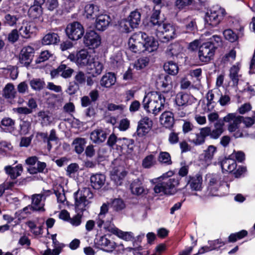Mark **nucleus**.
Listing matches in <instances>:
<instances>
[{
  "instance_id": "obj_1",
  "label": "nucleus",
  "mask_w": 255,
  "mask_h": 255,
  "mask_svg": "<svg viewBox=\"0 0 255 255\" xmlns=\"http://www.w3.org/2000/svg\"><path fill=\"white\" fill-rule=\"evenodd\" d=\"M224 120L228 123L227 128L229 132L232 133L236 138L244 137L247 134L244 128H240L241 123L247 128L251 127L255 123L252 117L237 116L235 113L227 114L224 117Z\"/></svg>"
},
{
  "instance_id": "obj_2",
  "label": "nucleus",
  "mask_w": 255,
  "mask_h": 255,
  "mask_svg": "<svg viewBox=\"0 0 255 255\" xmlns=\"http://www.w3.org/2000/svg\"><path fill=\"white\" fill-rule=\"evenodd\" d=\"M165 103L164 97L160 93L154 91L146 95L142 101L144 110L154 115H157L164 109Z\"/></svg>"
},
{
  "instance_id": "obj_3",
  "label": "nucleus",
  "mask_w": 255,
  "mask_h": 255,
  "mask_svg": "<svg viewBox=\"0 0 255 255\" xmlns=\"http://www.w3.org/2000/svg\"><path fill=\"white\" fill-rule=\"evenodd\" d=\"M173 174L172 171H169L160 177L165 180L155 185L154 191L156 193L160 195H172L176 192L175 187L179 184L178 178L173 177L166 179L167 176H170Z\"/></svg>"
},
{
  "instance_id": "obj_4",
  "label": "nucleus",
  "mask_w": 255,
  "mask_h": 255,
  "mask_svg": "<svg viewBox=\"0 0 255 255\" xmlns=\"http://www.w3.org/2000/svg\"><path fill=\"white\" fill-rule=\"evenodd\" d=\"M227 14L224 8L219 5L214 6L205 14L204 19L206 26H217Z\"/></svg>"
},
{
  "instance_id": "obj_5",
  "label": "nucleus",
  "mask_w": 255,
  "mask_h": 255,
  "mask_svg": "<svg viewBox=\"0 0 255 255\" xmlns=\"http://www.w3.org/2000/svg\"><path fill=\"white\" fill-rule=\"evenodd\" d=\"M95 58V56L86 49H82L76 54H70L68 57L71 61L75 62L78 67L81 68L91 66Z\"/></svg>"
},
{
  "instance_id": "obj_6",
  "label": "nucleus",
  "mask_w": 255,
  "mask_h": 255,
  "mask_svg": "<svg viewBox=\"0 0 255 255\" xmlns=\"http://www.w3.org/2000/svg\"><path fill=\"white\" fill-rule=\"evenodd\" d=\"M93 197L92 192L88 188H84L74 193L75 207L77 211L83 212L90 203V200Z\"/></svg>"
},
{
  "instance_id": "obj_7",
  "label": "nucleus",
  "mask_w": 255,
  "mask_h": 255,
  "mask_svg": "<svg viewBox=\"0 0 255 255\" xmlns=\"http://www.w3.org/2000/svg\"><path fill=\"white\" fill-rule=\"evenodd\" d=\"M216 46L212 42H207L203 43L199 48L198 57L200 61L208 63L213 59Z\"/></svg>"
},
{
  "instance_id": "obj_8",
  "label": "nucleus",
  "mask_w": 255,
  "mask_h": 255,
  "mask_svg": "<svg viewBox=\"0 0 255 255\" xmlns=\"http://www.w3.org/2000/svg\"><path fill=\"white\" fill-rule=\"evenodd\" d=\"M146 37V34L139 32L133 34L128 40V47L134 53L144 52L143 39Z\"/></svg>"
},
{
  "instance_id": "obj_9",
  "label": "nucleus",
  "mask_w": 255,
  "mask_h": 255,
  "mask_svg": "<svg viewBox=\"0 0 255 255\" xmlns=\"http://www.w3.org/2000/svg\"><path fill=\"white\" fill-rule=\"evenodd\" d=\"M178 33L177 26L172 24L164 23L162 25L159 26L156 35L161 39L163 38L169 40L175 38Z\"/></svg>"
},
{
  "instance_id": "obj_10",
  "label": "nucleus",
  "mask_w": 255,
  "mask_h": 255,
  "mask_svg": "<svg viewBox=\"0 0 255 255\" xmlns=\"http://www.w3.org/2000/svg\"><path fill=\"white\" fill-rule=\"evenodd\" d=\"M104 229L126 241H131L134 238L132 232H124L117 228L112 222H107L105 224Z\"/></svg>"
},
{
  "instance_id": "obj_11",
  "label": "nucleus",
  "mask_w": 255,
  "mask_h": 255,
  "mask_svg": "<svg viewBox=\"0 0 255 255\" xmlns=\"http://www.w3.org/2000/svg\"><path fill=\"white\" fill-rule=\"evenodd\" d=\"M84 32L83 26L78 22L69 23L66 29V33L68 37L73 40H77L80 39Z\"/></svg>"
},
{
  "instance_id": "obj_12",
  "label": "nucleus",
  "mask_w": 255,
  "mask_h": 255,
  "mask_svg": "<svg viewBox=\"0 0 255 255\" xmlns=\"http://www.w3.org/2000/svg\"><path fill=\"white\" fill-rule=\"evenodd\" d=\"M50 193V190H46L40 194H34L32 196L31 205L35 211L42 212L45 211L44 201L46 198L49 196Z\"/></svg>"
},
{
  "instance_id": "obj_13",
  "label": "nucleus",
  "mask_w": 255,
  "mask_h": 255,
  "mask_svg": "<svg viewBox=\"0 0 255 255\" xmlns=\"http://www.w3.org/2000/svg\"><path fill=\"white\" fill-rule=\"evenodd\" d=\"M208 183V190L210 191L211 195H216L215 192L221 185V177L217 174H208L206 176Z\"/></svg>"
},
{
  "instance_id": "obj_14",
  "label": "nucleus",
  "mask_w": 255,
  "mask_h": 255,
  "mask_svg": "<svg viewBox=\"0 0 255 255\" xmlns=\"http://www.w3.org/2000/svg\"><path fill=\"white\" fill-rule=\"evenodd\" d=\"M85 45L90 49H95L98 47L101 43L100 35L95 31L91 30L87 32L84 38Z\"/></svg>"
},
{
  "instance_id": "obj_15",
  "label": "nucleus",
  "mask_w": 255,
  "mask_h": 255,
  "mask_svg": "<svg viewBox=\"0 0 255 255\" xmlns=\"http://www.w3.org/2000/svg\"><path fill=\"white\" fill-rule=\"evenodd\" d=\"M225 123L224 118L223 119L218 120L214 125V128L211 129L210 127H205L207 129V136H209L212 139H218L224 131Z\"/></svg>"
},
{
  "instance_id": "obj_16",
  "label": "nucleus",
  "mask_w": 255,
  "mask_h": 255,
  "mask_svg": "<svg viewBox=\"0 0 255 255\" xmlns=\"http://www.w3.org/2000/svg\"><path fill=\"white\" fill-rule=\"evenodd\" d=\"M152 126V121L148 117H144L138 123L136 129L138 136H143L146 134L150 130Z\"/></svg>"
},
{
  "instance_id": "obj_17",
  "label": "nucleus",
  "mask_w": 255,
  "mask_h": 255,
  "mask_svg": "<svg viewBox=\"0 0 255 255\" xmlns=\"http://www.w3.org/2000/svg\"><path fill=\"white\" fill-rule=\"evenodd\" d=\"M95 244L98 248L107 252H112L116 247V243L108 239L105 236L96 239Z\"/></svg>"
},
{
  "instance_id": "obj_18",
  "label": "nucleus",
  "mask_w": 255,
  "mask_h": 255,
  "mask_svg": "<svg viewBox=\"0 0 255 255\" xmlns=\"http://www.w3.org/2000/svg\"><path fill=\"white\" fill-rule=\"evenodd\" d=\"M34 49L31 46L23 47L19 55V62L25 66H28L31 62L33 56Z\"/></svg>"
},
{
  "instance_id": "obj_19",
  "label": "nucleus",
  "mask_w": 255,
  "mask_h": 255,
  "mask_svg": "<svg viewBox=\"0 0 255 255\" xmlns=\"http://www.w3.org/2000/svg\"><path fill=\"white\" fill-rule=\"evenodd\" d=\"M186 186L193 191H200L203 188L202 177L200 174H196L194 176H190Z\"/></svg>"
},
{
  "instance_id": "obj_20",
  "label": "nucleus",
  "mask_w": 255,
  "mask_h": 255,
  "mask_svg": "<svg viewBox=\"0 0 255 255\" xmlns=\"http://www.w3.org/2000/svg\"><path fill=\"white\" fill-rule=\"evenodd\" d=\"M156 84L158 87L164 89V91L167 92L172 88L171 77L165 74H161L158 75L156 80Z\"/></svg>"
},
{
  "instance_id": "obj_21",
  "label": "nucleus",
  "mask_w": 255,
  "mask_h": 255,
  "mask_svg": "<svg viewBox=\"0 0 255 255\" xmlns=\"http://www.w3.org/2000/svg\"><path fill=\"white\" fill-rule=\"evenodd\" d=\"M94 23L95 28L99 31H104L107 29L111 21L110 17L106 14H99L96 17Z\"/></svg>"
},
{
  "instance_id": "obj_22",
  "label": "nucleus",
  "mask_w": 255,
  "mask_h": 255,
  "mask_svg": "<svg viewBox=\"0 0 255 255\" xmlns=\"http://www.w3.org/2000/svg\"><path fill=\"white\" fill-rule=\"evenodd\" d=\"M35 26L34 23L27 21H23L18 31L21 37L24 38H28L35 32Z\"/></svg>"
},
{
  "instance_id": "obj_23",
  "label": "nucleus",
  "mask_w": 255,
  "mask_h": 255,
  "mask_svg": "<svg viewBox=\"0 0 255 255\" xmlns=\"http://www.w3.org/2000/svg\"><path fill=\"white\" fill-rule=\"evenodd\" d=\"M126 175V172L122 166L115 167L111 172V178L117 185L122 184V181Z\"/></svg>"
},
{
  "instance_id": "obj_24",
  "label": "nucleus",
  "mask_w": 255,
  "mask_h": 255,
  "mask_svg": "<svg viewBox=\"0 0 255 255\" xmlns=\"http://www.w3.org/2000/svg\"><path fill=\"white\" fill-rule=\"evenodd\" d=\"M159 122L166 128H171L174 123L173 113L170 111H165L161 115Z\"/></svg>"
},
{
  "instance_id": "obj_25",
  "label": "nucleus",
  "mask_w": 255,
  "mask_h": 255,
  "mask_svg": "<svg viewBox=\"0 0 255 255\" xmlns=\"http://www.w3.org/2000/svg\"><path fill=\"white\" fill-rule=\"evenodd\" d=\"M144 52L150 53L157 50L158 42L153 37H149L146 34V37L143 39Z\"/></svg>"
},
{
  "instance_id": "obj_26",
  "label": "nucleus",
  "mask_w": 255,
  "mask_h": 255,
  "mask_svg": "<svg viewBox=\"0 0 255 255\" xmlns=\"http://www.w3.org/2000/svg\"><path fill=\"white\" fill-rule=\"evenodd\" d=\"M130 189L131 193L136 195L146 194L148 192L147 189L144 187L141 181L138 179L134 180L131 183Z\"/></svg>"
},
{
  "instance_id": "obj_27",
  "label": "nucleus",
  "mask_w": 255,
  "mask_h": 255,
  "mask_svg": "<svg viewBox=\"0 0 255 255\" xmlns=\"http://www.w3.org/2000/svg\"><path fill=\"white\" fill-rule=\"evenodd\" d=\"M237 166V164L236 161L231 157L225 158L221 162V167L224 173L225 172H233L236 169Z\"/></svg>"
},
{
  "instance_id": "obj_28",
  "label": "nucleus",
  "mask_w": 255,
  "mask_h": 255,
  "mask_svg": "<svg viewBox=\"0 0 255 255\" xmlns=\"http://www.w3.org/2000/svg\"><path fill=\"white\" fill-rule=\"evenodd\" d=\"M91 186L95 189H99L105 184L106 176L103 174H95L91 176Z\"/></svg>"
},
{
  "instance_id": "obj_29",
  "label": "nucleus",
  "mask_w": 255,
  "mask_h": 255,
  "mask_svg": "<svg viewBox=\"0 0 255 255\" xmlns=\"http://www.w3.org/2000/svg\"><path fill=\"white\" fill-rule=\"evenodd\" d=\"M99 6L93 3H88L85 7V15L88 19H94L99 14Z\"/></svg>"
},
{
  "instance_id": "obj_30",
  "label": "nucleus",
  "mask_w": 255,
  "mask_h": 255,
  "mask_svg": "<svg viewBox=\"0 0 255 255\" xmlns=\"http://www.w3.org/2000/svg\"><path fill=\"white\" fill-rule=\"evenodd\" d=\"M108 211V206L104 204L101 207V211L98 215V218L96 220V223L99 228H102L103 226L104 228L105 224L107 222H111V221L106 220V213Z\"/></svg>"
},
{
  "instance_id": "obj_31",
  "label": "nucleus",
  "mask_w": 255,
  "mask_h": 255,
  "mask_svg": "<svg viewBox=\"0 0 255 255\" xmlns=\"http://www.w3.org/2000/svg\"><path fill=\"white\" fill-rule=\"evenodd\" d=\"M116 78L114 73H108L103 76L101 81V85L106 88H110L115 84Z\"/></svg>"
},
{
  "instance_id": "obj_32",
  "label": "nucleus",
  "mask_w": 255,
  "mask_h": 255,
  "mask_svg": "<svg viewBox=\"0 0 255 255\" xmlns=\"http://www.w3.org/2000/svg\"><path fill=\"white\" fill-rule=\"evenodd\" d=\"M107 137L105 131L101 129H97L92 131L90 135L91 139L95 143L104 142Z\"/></svg>"
},
{
  "instance_id": "obj_33",
  "label": "nucleus",
  "mask_w": 255,
  "mask_h": 255,
  "mask_svg": "<svg viewBox=\"0 0 255 255\" xmlns=\"http://www.w3.org/2000/svg\"><path fill=\"white\" fill-rule=\"evenodd\" d=\"M14 121L10 118H3L0 124V128L6 132H10L14 129Z\"/></svg>"
},
{
  "instance_id": "obj_34",
  "label": "nucleus",
  "mask_w": 255,
  "mask_h": 255,
  "mask_svg": "<svg viewBox=\"0 0 255 255\" xmlns=\"http://www.w3.org/2000/svg\"><path fill=\"white\" fill-rule=\"evenodd\" d=\"M103 68V64L100 62L96 61L95 59L94 60V62L92 64L91 66H88L87 67L89 73L91 74L93 76L100 75L102 73Z\"/></svg>"
},
{
  "instance_id": "obj_35",
  "label": "nucleus",
  "mask_w": 255,
  "mask_h": 255,
  "mask_svg": "<svg viewBox=\"0 0 255 255\" xmlns=\"http://www.w3.org/2000/svg\"><path fill=\"white\" fill-rule=\"evenodd\" d=\"M207 129L205 127L202 128L200 130V132L195 134V137L192 139V142L196 145H199L204 143L205 138L208 136Z\"/></svg>"
},
{
  "instance_id": "obj_36",
  "label": "nucleus",
  "mask_w": 255,
  "mask_h": 255,
  "mask_svg": "<svg viewBox=\"0 0 255 255\" xmlns=\"http://www.w3.org/2000/svg\"><path fill=\"white\" fill-rule=\"evenodd\" d=\"M4 169L6 173L9 175L12 179H15L20 175L23 168L21 164H18L14 167L6 166L5 167Z\"/></svg>"
},
{
  "instance_id": "obj_37",
  "label": "nucleus",
  "mask_w": 255,
  "mask_h": 255,
  "mask_svg": "<svg viewBox=\"0 0 255 255\" xmlns=\"http://www.w3.org/2000/svg\"><path fill=\"white\" fill-rule=\"evenodd\" d=\"M53 190L57 197V202L65 204L67 201L63 187L60 185H56L53 187Z\"/></svg>"
},
{
  "instance_id": "obj_38",
  "label": "nucleus",
  "mask_w": 255,
  "mask_h": 255,
  "mask_svg": "<svg viewBox=\"0 0 255 255\" xmlns=\"http://www.w3.org/2000/svg\"><path fill=\"white\" fill-rule=\"evenodd\" d=\"M193 98L190 95L179 93L176 95L175 101L178 106H183L190 104Z\"/></svg>"
},
{
  "instance_id": "obj_39",
  "label": "nucleus",
  "mask_w": 255,
  "mask_h": 255,
  "mask_svg": "<svg viewBox=\"0 0 255 255\" xmlns=\"http://www.w3.org/2000/svg\"><path fill=\"white\" fill-rule=\"evenodd\" d=\"M240 65L239 63L233 65L230 69L229 76L234 84L237 85L240 75L239 74Z\"/></svg>"
},
{
  "instance_id": "obj_40",
  "label": "nucleus",
  "mask_w": 255,
  "mask_h": 255,
  "mask_svg": "<svg viewBox=\"0 0 255 255\" xmlns=\"http://www.w3.org/2000/svg\"><path fill=\"white\" fill-rule=\"evenodd\" d=\"M59 41V37L56 33H48L42 39V44L50 45L57 43Z\"/></svg>"
},
{
  "instance_id": "obj_41",
  "label": "nucleus",
  "mask_w": 255,
  "mask_h": 255,
  "mask_svg": "<svg viewBox=\"0 0 255 255\" xmlns=\"http://www.w3.org/2000/svg\"><path fill=\"white\" fill-rule=\"evenodd\" d=\"M132 28H136L140 22V13L137 11L131 12L127 19Z\"/></svg>"
},
{
  "instance_id": "obj_42",
  "label": "nucleus",
  "mask_w": 255,
  "mask_h": 255,
  "mask_svg": "<svg viewBox=\"0 0 255 255\" xmlns=\"http://www.w3.org/2000/svg\"><path fill=\"white\" fill-rule=\"evenodd\" d=\"M183 49V46L178 42H175L169 45L167 49V52L171 56H177L180 53Z\"/></svg>"
},
{
  "instance_id": "obj_43",
  "label": "nucleus",
  "mask_w": 255,
  "mask_h": 255,
  "mask_svg": "<svg viewBox=\"0 0 255 255\" xmlns=\"http://www.w3.org/2000/svg\"><path fill=\"white\" fill-rule=\"evenodd\" d=\"M157 164V160L155 155L149 154L146 156L142 161V166L144 168H150Z\"/></svg>"
},
{
  "instance_id": "obj_44",
  "label": "nucleus",
  "mask_w": 255,
  "mask_h": 255,
  "mask_svg": "<svg viewBox=\"0 0 255 255\" xmlns=\"http://www.w3.org/2000/svg\"><path fill=\"white\" fill-rule=\"evenodd\" d=\"M86 143V140L83 138L78 137L73 140L72 145L76 153L80 154L84 151Z\"/></svg>"
},
{
  "instance_id": "obj_45",
  "label": "nucleus",
  "mask_w": 255,
  "mask_h": 255,
  "mask_svg": "<svg viewBox=\"0 0 255 255\" xmlns=\"http://www.w3.org/2000/svg\"><path fill=\"white\" fill-rule=\"evenodd\" d=\"M216 151V147L212 145H209L207 149L204 151V160L207 165L211 163V160Z\"/></svg>"
},
{
  "instance_id": "obj_46",
  "label": "nucleus",
  "mask_w": 255,
  "mask_h": 255,
  "mask_svg": "<svg viewBox=\"0 0 255 255\" xmlns=\"http://www.w3.org/2000/svg\"><path fill=\"white\" fill-rule=\"evenodd\" d=\"M121 148L124 153L130 154L133 149V140L130 139L124 138Z\"/></svg>"
},
{
  "instance_id": "obj_47",
  "label": "nucleus",
  "mask_w": 255,
  "mask_h": 255,
  "mask_svg": "<svg viewBox=\"0 0 255 255\" xmlns=\"http://www.w3.org/2000/svg\"><path fill=\"white\" fill-rule=\"evenodd\" d=\"M164 69L167 73L172 75H176L179 70L177 64L171 61L164 64Z\"/></svg>"
},
{
  "instance_id": "obj_48",
  "label": "nucleus",
  "mask_w": 255,
  "mask_h": 255,
  "mask_svg": "<svg viewBox=\"0 0 255 255\" xmlns=\"http://www.w3.org/2000/svg\"><path fill=\"white\" fill-rule=\"evenodd\" d=\"M19 19V17L17 15H12L10 13H6L5 14L3 22L5 25L10 27H13L17 24V22Z\"/></svg>"
},
{
  "instance_id": "obj_49",
  "label": "nucleus",
  "mask_w": 255,
  "mask_h": 255,
  "mask_svg": "<svg viewBox=\"0 0 255 255\" xmlns=\"http://www.w3.org/2000/svg\"><path fill=\"white\" fill-rule=\"evenodd\" d=\"M158 161L159 163L165 165H169L172 163L170 154L166 151L159 152L158 156Z\"/></svg>"
},
{
  "instance_id": "obj_50",
  "label": "nucleus",
  "mask_w": 255,
  "mask_h": 255,
  "mask_svg": "<svg viewBox=\"0 0 255 255\" xmlns=\"http://www.w3.org/2000/svg\"><path fill=\"white\" fill-rule=\"evenodd\" d=\"M35 165L32 168H27V170L30 174H34L38 172H43L46 167V163L41 161L37 162Z\"/></svg>"
},
{
  "instance_id": "obj_51",
  "label": "nucleus",
  "mask_w": 255,
  "mask_h": 255,
  "mask_svg": "<svg viewBox=\"0 0 255 255\" xmlns=\"http://www.w3.org/2000/svg\"><path fill=\"white\" fill-rule=\"evenodd\" d=\"M42 7L39 5H35L31 6L29 9L28 13L32 18H36L39 17L42 14Z\"/></svg>"
},
{
  "instance_id": "obj_52",
  "label": "nucleus",
  "mask_w": 255,
  "mask_h": 255,
  "mask_svg": "<svg viewBox=\"0 0 255 255\" xmlns=\"http://www.w3.org/2000/svg\"><path fill=\"white\" fill-rule=\"evenodd\" d=\"M38 117L43 126H47L51 122V117L48 112L40 111L38 113Z\"/></svg>"
},
{
  "instance_id": "obj_53",
  "label": "nucleus",
  "mask_w": 255,
  "mask_h": 255,
  "mask_svg": "<svg viewBox=\"0 0 255 255\" xmlns=\"http://www.w3.org/2000/svg\"><path fill=\"white\" fill-rule=\"evenodd\" d=\"M59 70H60V76L64 78L70 77L73 72L72 69L63 64L59 66Z\"/></svg>"
},
{
  "instance_id": "obj_54",
  "label": "nucleus",
  "mask_w": 255,
  "mask_h": 255,
  "mask_svg": "<svg viewBox=\"0 0 255 255\" xmlns=\"http://www.w3.org/2000/svg\"><path fill=\"white\" fill-rule=\"evenodd\" d=\"M15 91L14 86L10 83L7 84L3 89V95L6 98H12L14 97Z\"/></svg>"
},
{
  "instance_id": "obj_55",
  "label": "nucleus",
  "mask_w": 255,
  "mask_h": 255,
  "mask_svg": "<svg viewBox=\"0 0 255 255\" xmlns=\"http://www.w3.org/2000/svg\"><path fill=\"white\" fill-rule=\"evenodd\" d=\"M30 85L33 90H40L43 88L45 83L42 79L36 78L30 81Z\"/></svg>"
},
{
  "instance_id": "obj_56",
  "label": "nucleus",
  "mask_w": 255,
  "mask_h": 255,
  "mask_svg": "<svg viewBox=\"0 0 255 255\" xmlns=\"http://www.w3.org/2000/svg\"><path fill=\"white\" fill-rule=\"evenodd\" d=\"M82 216V213H78L72 217H70L68 222L73 226H79L81 224Z\"/></svg>"
},
{
  "instance_id": "obj_57",
  "label": "nucleus",
  "mask_w": 255,
  "mask_h": 255,
  "mask_svg": "<svg viewBox=\"0 0 255 255\" xmlns=\"http://www.w3.org/2000/svg\"><path fill=\"white\" fill-rule=\"evenodd\" d=\"M223 34L225 38L231 42H235L238 39L237 34L230 29L225 30Z\"/></svg>"
},
{
  "instance_id": "obj_58",
  "label": "nucleus",
  "mask_w": 255,
  "mask_h": 255,
  "mask_svg": "<svg viewBox=\"0 0 255 255\" xmlns=\"http://www.w3.org/2000/svg\"><path fill=\"white\" fill-rule=\"evenodd\" d=\"M160 14V11L157 10H155L154 12L153 13L150 20V23L154 26H157V31L158 30V27L159 25H162L163 23H162L160 21L158 20L159 16Z\"/></svg>"
},
{
  "instance_id": "obj_59",
  "label": "nucleus",
  "mask_w": 255,
  "mask_h": 255,
  "mask_svg": "<svg viewBox=\"0 0 255 255\" xmlns=\"http://www.w3.org/2000/svg\"><path fill=\"white\" fill-rule=\"evenodd\" d=\"M148 64V60L146 58H140L135 62L133 67L137 70H140L145 67Z\"/></svg>"
},
{
  "instance_id": "obj_60",
  "label": "nucleus",
  "mask_w": 255,
  "mask_h": 255,
  "mask_svg": "<svg viewBox=\"0 0 255 255\" xmlns=\"http://www.w3.org/2000/svg\"><path fill=\"white\" fill-rule=\"evenodd\" d=\"M193 0H176L175 5L177 8L181 10L191 4Z\"/></svg>"
},
{
  "instance_id": "obj_61",
  "label": "nucleus",
  "mask_w": 255,
  "mask_h": 255,
  "mask_svg": "<svg viewBox=\"0 0 255 255\" xmlns=\"http://www.w3.org/2000/svg\"><path fill=\"white\" fill-rule=\"evenodd\" d=\"M16 29H12L7 35V40L11 43H14L18 39L19 34Z\"/></svg>"
},
{
  "instance_id": "obj_62",
  "label": "nucleus",
  "mask_w": 255,
  "mask_h": 255,
  "mask_svg": "<svg viewBox=\"0 0 255 255\" xmlns=\"http://www.w3.org/2000/svg\"><path fill=\"white\" fill-rule=\"evenodd\" d=\"M59 5L58 0H47L45 2L46 8L49 11H54Z\"/></svg>"
},
{
  "instance_id": "obj_63",
  "label": "nucleus",
  "mask_w": 255,
  "mask_h": 255,
  "mask_svg": "<svg viewBox=\"0 0 255 255\" xmlns=\"http://www.w3.org/2000/svg\"><path fill=\"white\" fill-rule=\"evenodd\" d=\"M120 25L121 30L126 33L130 32L131 30L132 29L128 19L122 20L120 23Z\"/></svg>"
},
{
  "instance_id": "obj_64",
  "label": "nucleus",
  "mask_w": 255,
  "mask_h": 255,
  "mask_svg": "<svg viewBox=\"0 0 255 255\" xmlns=\"http://www.w3.org/2000/svg\"><path fill=\"white\" fill-rule=\"evenodd\" d=\"M51 56V54L47 50H45L41 52L39 56L36 60L37 63L44 62L48 60Z\"/></svg>"
}]
</instances>
